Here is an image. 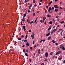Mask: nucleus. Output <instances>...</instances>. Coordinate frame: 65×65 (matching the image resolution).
Listing matches in <instances>:
<instances>
[{
  "label": "nucleus",
  "mask_w": 65,
  "mask_h": 65,
  "mask_svg": "<svg viewBox=\"0 0 65 65\" xmlns=\"http://www.w3.org/2000/svg\"><path fill=\"white\" fill-rule=\"evenodd\" d=\"M24 31H26V29H24Z\"/></svg>",
  "instance_id": "obj_58"
},
{
  "label": "nucleus",
  "mask_w": 65,
  "mask_h": 65,
  "mask_svg": "<svg viewBox=\"0 0 65 65\" xmlns=\"http://www.w3.org/2000/svg\"><path fill=\"white\" fill-rule=\"evenodd\" d=\"M44 61L45 62H46V61H47V59H45V60H44Z\"/></svg>",
  "instance_id": "obj_56"
},
{
  "label": "nucleus",
  "mask_w": 65,
  "mask_h": 65,
  "mask_svg": "<svg viewBox=\"0 0 65 65\" xmlns=\"http://www.w3.org/2000/svg\"><path fill=\"white\" fill-rule=\"evenodd\" d=\"M55 55H54L53 56V58H55Z\"/></svg>",
  "instance_id": "obj_47"
},
{
  "label": "nucleus",
  "mask_w": 65,
  "mask_h": 65,
  "mask_svg": "<svg viewBox=\"0 0 65 65\" xmlns=\"http://www.w3.org/2000/svg\"><path fill=\"white\" fill-rule=\"evenodd\" d=\"M64 23V21H61L60 22V23L61 24H63V23Z\"/></svg>",
  "instance_id": "obj_28"
},
{
  "label": "nucleus",
  "mask_w": 65,
  "mask_h": 65,
  "mask_svg": "<svg viewBox=\"0 0 65 65\" xmlns=\"http://www.w3.org/2000/svg\"><path fill=\"white\" fill-rule=\"evenodd\" d=\"M51 7H49V9L48 10V11L49 12H50L51 10Z\"/></svg>",
  "instance_id": "obj_7"
},
{
  "label": "nucleus",
  "mask_w": 65,
  "mask_h": 65,
  "mask_svg": "<svg viewBox=\"0 0 65 65\" xmlns=\"http://www.w3.org/2000/svg\"><path fill=\"white\" fill-rule=\"evenodd\" d=\"M39 5H41V3H39Z\"/></svg>",
  "instance_id": "obj_62"
},
{
  "label": "nucleus",
  "mask_w": 65,
  "mask_h": 65,
  "mask_svg": "<svg viewBox=\"0 0 65 65\" xmlns=\"http://www.w3.org/2000/svg\"><path fill=\"white\" fill-rule=\"evenodd\" d=\"M53 22L54 24H55V23H56V22H55V20H54V19H53Z\"/></svg>",
  "instance_id": "obj_13"
},
{
  "label": "nucleus",
  "mask_w": 65,
  "mask_h": 65,
  "mask_svg": "<svg viewBox=\"0 0 65 65\" xmlns=\"http://www.w3.org/2000/svg\"><path fill=\"white\" fill-rule=\"evenodd\" d=\"M35 22H36V24H37V20H36L35 21Z\"/></svg>",
  "instance_id": "obj_45"
},
{
  "label": "nucleus",
  "mask_w": 65,
  "mask_h": 65,
  "mask_svg": "<svg viewBox=\"0 0 65 65\" xmlns=\"http://www.w3.org/2000/svg\"><path fill=\"white\" fill-rule=\"evenodd\" d=\"M31 29L30 30L28 31L29 32H31Z\"/></svg>",
  "instance_id": "obj_41"
},
{
  "label": "nucleus",
  "mask_w": 65,
  "mask_h": 65,
  "mask_svg": "<svg viewBox=\"0 0 65 65\" xmlns=\"http://www.w3.org/2000/svg\"><path fill=\"white\" fill-rule=\"evenodd\" d=\"M22 21H25V18L24 17H23V19H22Z\"/></svg>",
  "instance_id": "obj_11"
},
{
  "label": "nucleus",
  "mask_w": 65,
  "mask_h": 65,
  "mask_svg": "<svg viewBox=\"0 0 65 65\" xmlns=\"http://www.w3.org/2000/svg\"><path fill=\"white\" fill-rule=\"evenodd\" d=\"M46 8H48V6H46Z\"/></svg>",
  "instance_id": "obj_53"
},
{
  "label": "nucleus",
  "mask_w": 65,
  "mask_h": 65,
  "mask_svg": "<svg viewBox=\"0 0 65 65\" xmlns=\"http://www.w3.org/2000/svg\"><path fill=\"white\" fill-rule=\"evenodd\" d=\"M29 45H30V44L28 42H27L26 46H29Z\"/></svg>",
  "instance_id": "obj_9"
},
{
  "label": "nucleus",
  "mask_w": 65,
  "mask_h": 65,
  "mask_svg": "<svg viewBox=\"0 0 65 65\" xmlns=\"http://www.w3.org/2000/svg\"><path fill=\"white\" fill-rule=\"evenodd\" d=\"M18 40H21V39H21V38H18Z\"/></svg>",
  "instance_id": "obj_31"
},
{
  "label": "nucleus",
  "mask_w": 65,
  "mask_h": 65,
  "mask_svg": "<svg viewBox=\"0 0 65 65\" xmlns=\"http://www.w3.org/2000/svg\"><path fill=\"white\" fill-rule=\"evenodd\" d=\"M61 53V51H58L55 54V55H57L60 54Z\"/></svg>",
  "instance_id": "obj_3"
},
{
  "label": "nucleus",
  "mask_w": 65,
  "mask_h": 65,
  "mask_svg": "<svg viewBox=\"0 0 65 65\" xmlns=\"http://www.w3.org/2000/svg\"><path fill=\"white\" fill-rule=\"evenodd\" d=\"M23 51L24 53H25L26 52V50H25V49H24L23 50Z\"/></svg>",
  "instance_id": "obj_23"
},
{
  "label": "nucleus",
  "mask_w": 65,
  "mask_h": 65,
  "mask_svg": "<svg viewBox=\"0 0 65 65\" xmlns=\"http://www.w3.org/2000/svg\"><path fill=\"white\" fill-rule=\"evenodd\" d=\"M41 50L40 49H39L38 51V55L39 56V54H40V51Z\"/></svg>",
  "instance_id": "obj_5"
},
{
  "label": "nucleus",
  "mask_w": 65,
  "mask_h": 65,
  "mask_svg": "<svg viewBox=\"0 0 65 65\" xmlns=\"http://www.w3.org/2000/svg\"><path fill=\"white\" fill-rule=\"evenodd\" d=\"M33 23H34V22L33 21H31L30 22V25L32 24H33Z\"/></svg>",
  "instance_id": "obj_18"
},
{
  "label": "nucleus",
  "mask_w": 65,
  "mask_h": 65,
  "mask_svg": "<svg viewBox=\"0 0 65 65\" xmlns=\"http://www.w3.org/2000/svg\"><path fill=\"white\" fill-rule=\"evenodd\" d=\"M61 40H62V39H59V41H61Z\"/></svg>",
  "instance_id": "obj_55"
},
{
  "label": "nucleus",
  "mask_w": 65,
  "mask_h": 65,
  "mask_svg": "<svg viewBox=\"0 0 65 65\" xmlns=\"http://www.w3.org/2000/svg\"><path fill=\"white\" fill-rule=\"evenodd\" d=\"M52 27V26H50L49 28H48V30H50L51 29V28Z\"/></svg>",
  "instance_id": "obj_20"
},
{
  "label": "nucleus",
  "mask_w": 65,
  "mask_h": 65,
  "mask_svg": "<svg viewBox=\"0 0 65 65\" xmlns=\"http://www.w3.org/2000/svg\"><path fill=\"white\" fill-rule=\"evenodd\" d=\"M55 44H56V45H58V43H55Z\"/></svg>",
  "instance_id": "obj_49"
},
{
  "label": "nucleus",
  "mask_w": 65,
  "mask_h": 65,
  "mask_svg": "<svg viewBox=\"0 0 65 65\" xmlns=\"http://www.w3.org/2000/svg\"><path fill=\"white\" fill-rule=\"evenodd\" d=\"M21 38H23V37H24V35H22L21 36Z\"/></svg>",
  "instance_id": "obj_30"
},
{
  "label": "nucleus",
  "mask_w": 65,
  "mask_h": 65,
  "mask_svg": "<svg viewBox=\"0 0 65 65\" xmlns=\"http://www.w3.org/2000/svg\"><path fill=\"white\" fill-rule=\"evenodd\" d=\"M40 22L41 23H43V21H42V20H40Z\"/></svg>",
  "instance_id": "obj_32"
},
{
  "label": "nucleus",
  "mask_w": 65,
  "mask_h": 65,
  "mask_svg": "<svg viewBox=\"0 0 65 65\" xmlns=\"http://www.w3.org/2000/svg\"><path fill=\"white\" fill-rule=\"evenodd\" d=\"M52 42L54 43H56V41H54V40H52Z\"/></svg>",
  "instance_id": "obj_16"
},
{
  "label": "nucleus",
  "mask_w": 65,
  "mask_h": 65,
  "mask_svg": "<svg viewBox=\"0 0 65 65\" xmlns=\"http://www.w3.org/2000/svg\"><path fill=\"white\" fill-rule=\"evenodd\" d=\"M33 3H35V0H34L33 1Z\"/></svg>",
  "instance_id": "obj_26"
},
{
  "label": "nucleus",
  "mask_w": 65,
  "mask_h": 65,
  "mask_svg": "<svg viewBox=\"0 0 65 65\" xmlns=\"http://www.w3.org/2000/svg\"><path fill=\"white\" fill-rule=\"evenodd\" d=\"M28 37V35H26L25 36V39H27V38Z\"/></svg>",
  "instance_id": "obj_33"
},
{
  "label": "nucleus",
  "mask_w": 65,
  "mask_h": 65,
  "mask_svg": "<svg viewBox=\"0 0 65 65\" xmlns=\"http://www.w3.org/2000/svg\"><path fill=\"white\" fill-rule=\"evenodd\" d=\"M30 6V7H31L32 6V3H31Z\"/></svg>",
  "instance_id": "obj_34"
},
{
  "label": "nucleus",
  "mask_w": 65,
  "mask_h": 65,
  "mask_svg": "<svg viewBox=\"0 0 65 65\" xmlns=\"http://www.w3.org/2000/svg\"><path fill=\"white\" fill-rule=\"evenodd\" d=\"M42 0H40V2H42Z\"/></svg>",
  "instance_id": "obj_64"
},
{
  "label": "nucleus",
  "mask_w": 65,
  "mask_h": 65,
  "mask_svg": "<svg viewBox=\"0 0 65 65\" xmlns=\"http://www.w3.org/2000/svg\"><path fill=\"white\" fill-rule=\"evenodd\" d=\"M58 11V9L57 8L56 9H55V11L57 12V11Z\"/></svg>",
  "instance_id": "obj_19"
},
{
  "label": "nucleus",
  "mask_w": 65,
  "mask_h": 65,
  "mask_svg": "<svg viewBox=\"0 0 65 65\" xmlns=\"http://www.w3.org/2000/svg\"><path fill=\"white\" fill-rule=\"evenodd\" d=\"M25 28H26V27H25V26H24L23 27V29H25Z\"/></svg>",
  "instance_id": "obj_40"
},
{
  "label": "nucleus",
  "mask_w": 65,
  "mask_h": 65,
  "mask_svg": "<svg viewBox=\"0 0 65 65\" xmlns=\"http://www.w3.org/2000/svg\"><path fill=\"white\" fill-rule=\"evenodd\" d=\"M35 42V41H33V44H34V43Z\"/></svg>",
  "instance_id": "obj_38"
},
{
  "label": "nucleus",
  "mask_w": 65,
  "mask_h": 65,
  "mask_svg": "<svg viewBox=\"0 0 65 65\" xmlns=\"http://www.w3.org/2000/svg\"><path fill=\"white\" fill-rule=\"evenodd\" d=\"M54 6L55 8H59L58 6V5H54Z\"/></svg>",
  "instance_id": "obj_6"
},
{
  "label": "nucleus",
  "mask_w": 65,
  "mask_h": 65,
  "mask_svg": "<svg viewBox=\"0 0 65 65\" xmlns=\"http://www.w3.org/2000/svg\"><path fill=\"white\" fill-rule=\"evenodd\" d=\"M26 52L27 53H28V49H26Z\"/></svg>",
  "instance_id": "obj_50"
},
{
  "label": "nucleus",
  "mask_w": 65,
  "mask_h": 65,
  "mask_svg": "<svg viewBox=\"0 0 65 65\" xmlns=\"http://www.w3.org/2000/svg\"><path fill=\"white\" fill-rule=\"evenodd\" d=\"M52 54H53V52H51L50 53V55H52Z\"/></svg>",
  "instance_id": "obj_22"
},
{
  "label": "nucleus",
  "mask_w": 65,
  "mask_h": 65,
  "mask_svg": "<svg viewBox=\"0 0 65 65\" xmlns=\"http://www.w3.org/2000/svg\"><path fill=\"white\" fill-rule=\"evenodd\" d=\"M25 56H26V57H28V54H27V53H26L25 54Z\"/></svg>",
  "instance_id": "obj_29"
},
{
  "label": "nucleus",
  "mask_w": 65,
  "mask_h": 65,
  "mask_svg": "<svg viewBox=\"0 0 65 65\" xmlns=\"http://www.w3.org/2000/svg\"><path fill=\"white\" fill-rule=\"evenodd\" d=\"M42 41H43V40H41V41H40V43H41V42H42Z\"/></svg>",
  "instance_id": "obj_44"
},
{
  "label": "nucleus",
  "mask_w": 65,
  "mask_h": 65,
  "mask_svg": "<svg viewBox=\"0 0 65 65\" xmlns=\"http://www.w3.org/2000/svg\"><path fill=\"white\" fill-rule=\"evenodd\" d=\"M30 11L29 10H28V12L29 13L30 12Z\"/></svg>",
  "instance_id": "obj_61"
},
{
  "label": "nucleus",
  "mask_w": 65,
  "mask_h": 65,
  "mask_svg": "<svg viewBox=\"0 0 65 65\" xmlns=\"http://www.w3.org/2000/svg\"><path fill=\"white\" fill-rule=\"evenodd\" d=\"M46 22H45L44 23V24L45 25H46Z\"/></svg>",
  "instance_id": "obj_57"
},
{
  "label": "nucleus",
  "mask_w": 65,
  "mask_h": 65,
  "mask_svg": "<svg viewBox=\"0 0 65 65\" xmlns=\"http://www.w3.org/2000/svg\"><path fill=\"white\" fill-rule=\"evenodd\" d=\"M62 33L63 32H60V34L61 35H63V34H62Z\"/></svg>",
  "instance_id": "obj_42"
},
{
  "label": "nucleus",
  "mask_w": 65,
  "mask_h": 65,
  "mask_svg": "<svg viewBox=\"0 0 65 65\" xmlns=\"http://www.w3.org/2000/svg\"><path fill=\"white\" fill-rule=\"evenodd\" d=\"M35 35V34H34V33H33V34H32V35H31V37H32V39H34V36Z\"/></svg>",
  "instance_id": "obj_2"
},
{
  "label": "nucleus",
  "mask_w": 65,
  "mask_h": 65,
  "mask_svg": "<svg viewBox=\"0 0 65 65\" xmlns=\"http://www.w3.org/2000/svg\"><path fill=\"white\" fill-rule=\"evenodd\" d=\"M59 60H61V59H62V58H59Z\"/></svg>",
  "instance_id": "obj_63"
},
{
  "label": "nucleus",
  "mask_w": 65,
  "mask_h": 65,
  "mask_svg": "<svg viewBox=\"0 0 65 65\" xmlns=\"http://www.w3.org/2000/svg\"><path fill=\"white\" fill-rule=\"evenodd\" d=\"M30 50H32V47H30Z\"/></svg>",
  "instance_id": "obj_54"
},
{
  "label": "nucleus",
  "mask_w": 65,
  "mask_h": 65,
  "mask_svg": "<svg viewBox=\"0 0 65 65\" xmlns=\"http://www.w3.org/2000/svg\"><path fill=\"white\" fill-rule=\"evenodd\" d=\"M61 14V13H59V15H60Z\"/></svg>",
  "instance_id": "obj_60"
},
{
  "label": "nucleus",
  "mask_w": 65,
  "mask_h": 65,
  "mask_svg": "<svg viewBox=\"0 0 65 65\" xmlns=\"http://www.w3.org/2000/svg\"><path fill=\"white\" fill-rule=\"evenodd\" d=\"M51 33L50 32H48L47 34L46 35V36H49V35H50Z\"/></svg>",
  "instance_id": "obj_10"
},
{
  "label": "nucleus",
  "mask_w": 65,
  "mask_h": 65,
  "mask_svg": "<svg viewBox=\"0 0 65 65\" xmlns=\"http://www.w3.org/2000/svg\"><path fill=\"white\" fill-rule=\"evenodd\" d=\"M54 9V7H53L51 8V9L52 10H53Z\"/></svg>",
  "instance_id": "obj_21"
},
{
  "label": "nucleus",
  "mask_w": 65,
  "mask_h": 65,
  "mask_svg": "<svg viewBox=\"0 0 65 65\" xmlns=\"http://www.w3.org/2000/svg\"><path fill=\"white\" fill-rule=\"evenodd\" d=\"M36 45H35L34 46L35 48V47H36Z\"/></svg>",
  "instance_id": "obj_52"
},
{
  "label": "nucleus",
  "mask_w": 65,
  "mask_h": 65,
  "mask_svg": "<svg viewBox=\"0 0 65 65\" xmlns=\"http://www.w3.org/2000/svg\"><path fill=\"white\" fill-rule=\"evenodd\" d=\"M60 4H62V2H60Z\"/></svg>",
  "instance_id": "obj_59"
},
{
  "label": "nucleus",
  "mask_w": 65,
  "mask_h": 65,
  "mask_svg": "<svg viewBox=\"0 0 65 65\" xmlns=\"http://www.w3.org/2000/svg\"><path fill=\"white\" fill-rule=\"evenodd\" d=\"M56 18H58L59 16H56Z\"/></svg>",
  "instance_id": "obj_37"
},
{
  "label": "nucleus",
  "mask_w": 65,
  "mask_h": 65,
  "mask_svg": "<svg viewBox=\"0 0 65 65\" xmlns=\"http://www.w3.org/2000/svg\"><path fill=\"white\" fill-rule=\"evenodd\" d=\"M45 19H46V18H45L43 19V22H44V21H45Z\"/></svg>",
  "instance_id": "obj_24"
},
{
  "label": "nucleus",
  "mask_w": 65,
  "mask_h": 65,
  "mask_svg": "<svg viewBox=\"0 0 65 65\" xmlns=\"http://www.w3.org/2000/svg\"><path fill=\"white\" fill-rule=\"evenodd\" d=\"M57 30V28L54 29L53 30V32H55V31H56Z\"/></svg>",
  "instance_id": "obj_17"
},
{
  "label": "nucleus",
  "mask_w": 65,
  "mask_h": 65,
  "mask_svg": "<svg viewBox=\"0 0 65 65\" xmlns=\"http://www.w3.org/2000/svg\"><path fill=\"white\" fill-rule=\"evenodd\" d=\"M52 3H53V1H51V2L50 3H49V4H52Z\"/></svg>",
  "instance_id": "obj_35"
},
{
  "label": "nucleus",
  "mask_w": 65,
  "mask_h": 65,
  "mask_svg": "<svg viewBox=\"0 0 65 65\" xmlns=\"http://www.w3.org/2000/svg\"><path fill=\"white\" fill-rule=\"evenodd\" d=\"M27 22H28V23H30V20H29V19H28Z\"/></svg>",
  "instance_id": "obj_14"
},
{
  "label": "nucleus",
  "mask_w": 65,
  "mask_h": 65,
  "mask_svg": "<svg viewBox=\"0 0 65 65\" xmlns=\"http://www.w3.org/2000/svg\"><path fill=\"white\" fill-rule=\"evenodd\" d=\"M47 17H51V16L48 14L47 15Z\"/></svg>",
  "instance_id": "obj_15"
},
{
  "label": "nucleus",
  "mask_w": 65,
  "mask_h": 65,
  "mask_svg": "<svg viewBox=\"0 0 65 65\" xmlns=\"http://www.w3.org/2000/svg\"><path fill=\"white\" fill-rule=\"evenodd\" d=\"M60 48H62L63 51H65V48L62 45H60Z\"/></svg>",
  "instance_id": "obj_1"
},
{
  "label": "nucleus",
  "mask_w": 65,
  "mask_h": 65,
  "mask_svg": "<svg viewBox=\"0 0 65 65\" xmlns=\"http://www.w3.org/2000/svg\"><path fill=\"white\" fill-rule=\"evenodd\" d=\"M60 26H61V25H58L57 26V27H60Z\"/></svg>",
  "instance_id": "obj_51"
},
{
  "label": "nucleus",
  "mask_w": 65,
  "mask_h": 65,
  "mask_svg": "<svg viewBox=\"0 0 65 65\" xmlns=\"http://www.w3.org/2000/svg\"><path fill=\"white\" fill-rule=\"evenodd\" d=\"M51 38H52V37L50 36L49 37H48V40H50V39H51Z\"/></svg>",
  "instance_id": "obj_8"
},
{
  "label": "nucleus",
  "mask_w": 65,
  "mask_h": 65,
  "mask_svg": "<svg viewBox=\"0 0 65 65\" xmlns=\"http://www.w3.org/2000/svg\"><path fill=\"white\" fill-rule=\"evenodd\" d=\"M45 56L46 58H47L48 56V53L47 52H46L45 53Z\"/></svg>",
  "instance_id": "obj_4"
},
{
  "label": "nucleus",
  "mask_w": 65,
  "mask_h": 65,
  "mask_svg": "<svg viewBox=\"0 0 65 65\" xmlns=\"http://www.w3.org/2000/svg\"><path fill=\"white\" fill-rule=\"evenodd\" d=\"M33 15L34 16H35V13H34L33 14Z\"/></svg>",
  "instance_id": "obj_43"
},
{
  "label": "nucleus",
  "mask_w": 65,
  "mask_h": 65,
  "mask_svg": "<svg viewBox=\"0 0 65 65\" xmlns=\"http://www.w3.org/2000/svg\"><path fill=\"white\" fill-rule=\"evenodd\" d=\"M30 7H31L30 6H29L28 7L30 9H31V8H30Z\"/></svg>",
  "instance_id": "obj_46"
},
{
  "label": "nucleus",
  "mask_w": 65,
  "mask_h": 65,
  "mask_svg": "<svg viewBox=\"0 0 65 65\" xmlns=\"http://www.w3.org/2000/svg\"><path fill=\"white\" fill-rule=\"evenodd\" d=\"M57 24H58V23H56L55 24V25L56 26V25H57Z\"/></svg>",
  "instance_id": "obj_48"
},
{
  "label": "nucleus",
  "mask_w": 65,
  "mask_h": 65,
  "mask_svg": "<svg viewBox=\"0 0 65 65\" xmlns=\"http://www.w3.org/2000/svg\"><path fill=\"white\" fill-rule=\"evenodd\" d=\"M32 10L33 12H34V9H33V8H32Z\"/></svg>",
  "instance_id": "obj_39"
},
{
  "label": "nucleus",
  "mask_w": 65,
  "mask_h": 65,
  "mask_svg": "<svg viewBox=\"0 0 65 65\" xmlns=\"http://www.w3.org/2000/svg\"><path fill=\"white\" fill-rule=\"evenodd\" d=\"M24 42H27V40H25L24 41Z\"/></svg>",
  "instance_id": "obj_27"
},
{
  "label": "nucleus",
  "mask_w": 65,
  "mask_h": 65,
  "mask_svg": "<svg viewBox=\"0 0 65 65\" xmlns=\"http://www.w3.org/2000/svg\"><path fill=\"white\" fill-rule=\"evenodd\" d=\"M29 2V0H25L24 1V3H26V2Z\"/></svg>",
  "instance_id": "obj_12"
},
{
  "label": "nucleus",
  "mask_w": 65,
  "mask_h": 65,
  "mask_svg": "<svg viewBox=\"0 0 65 65\" xmlns=\"http://www.w3.org/2000/svg\"><path fill=\"white\" fill-rule=\"evenodd\" d=\"M49 24H52V21H50L49 22Z\"/></svg>",
  "instance_id": "obj_36"
},
{
  "label": "nucleus",
  "mask_w": 65,
  "mask_h": 65,
  "mask_svg": "<svg viewBox=\"0 0 65 65\" xmlns=\"http://www.w3.org/2000/svg\"><path fill=\"white\" fill-rule=\"evenodd\" d=\"M26 13H25L24 14V15H23V17H26Z\"/></svg>",
  "instance_id": "obj_25"
}]
</instances>
